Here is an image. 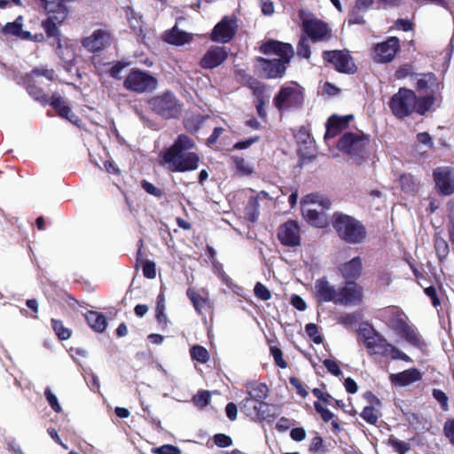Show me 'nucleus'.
<instances>
[{"instance_id":"obj_1","label":"nucleus","mask_w":454,"mask_h":454,"mask_svg":"<svg viewBox=\"0 0 454 454\" xmlns=\"http://www.w3.org/2000/svg\"><path fill=\"white\" fill-rule=\"evenodd\" d=\"M194 141L186 135H179L174 144L160 155V163L172 172H186L198 168L200 157L195 153H185L194 147Z\"/></svg>"},{"instance_id":"obj_2","label":"nucleus","mask_w":454,"mask_h":454,"mask_svg":"<svg viewBox=\"0 0 454 454\" xmlns=\"http://www.w3.org/2000/svg\"><path fill=\"white\" fill-rule=\"evenodd\" d=\"M260 50L265 55L276 57L272 59L263 58L257 59L256 68L261 75L268 79L281 77L286 71V65L293 57L294 51L292 45L279 41L270 40L263 43Z\"/></svg>"},{"instance_id":"obj_3","label":"nucleus","mask_w":454,"mask_h":454,"mask_svg":"<svg viewBox=\"0 0 454 454\" xmlns=\"http://www.w3.org/2000/svg\"><path fill=\"white\" fill-rule=\"evenodd\" d=\"M434 105V97L418 98L413 90L401 88L397 93L391 98L389 106L398 118H404L413 112L424 114Z\"/></svg>"},{"instance_id":"obj_4","label":"nucleus","mask_w":454,"mask_h":454,"mask_svg":"<svg viewBox=\"0 0 454 454\" xmlns=\"http://www.w3.org/2000/svg\"><path fill=\"white\" fill-rule=\"evenodd\" d=\"M381 319L411 345L422 348L424 341L416 329L409 325L406 315L396 307H388L380 312Z\"/></svg>"},{"instance_id":"obj_5","label":"nucleus","mask_w":454,"mask_h":454,"mask_svg":"<svg viewBox=\"0 0 454 454\" xmlns=\"http://www.w3.org/2000/svg\"><path fill=\"white\" fill-rule=\"evenodd\" d=\"M330 207L328 199L318 194L306 195L301 201V213L304 219L311 225L323 228L327 224L325 210Z\"/></svg>"},{"instance_id":"obj_6","label":"nucleus","mask_w":454,"mask_h":454,"mask_svg":"<svg viewBox=\"0 0 454 454\" xmlns=\"http://www.w3.org/2000/svg\"><path fill=\"white\" fill-rule=\"evenodd\" d=\"M333 227L340 238L350 244H358L364 240V226L356 218L338 214L334 215Z\"/></svg>"},{"instance_id":"obj_7","label":"nucleus","mask_w":454,"mask_h":454,"mask_svg":"<svg viewBox=\"0 0 454 454\" xmlns=\"http://www.w3.org/2000/svg\"><path fill=\"white\" fill-rule=\"evenodd\" d=\"M158 80L150 72L132 68L123 80V87L129 91L143 94L156 90Z\"/></svg>"},{"instance_id":"obj_8","label":"nucleus","mask_w":454,"mask_h":454,"mask_svg":"<svg viewBox=\"0 0 454 454\" xmlns=\"http://www.w3.org/2000/svg\"><path fill=\"white\" fill-rule=\"evenodd\" d=\"M302 103L303 90L296 82L283 85L273 98V104L279 111L298 108Z\"/></svg>"},{"instance_id":"obj_9","label":"nucleus","mask_w":454,"mask_h":454,"mask_svg":"<svg viewBox=\"0 0 454 454\" xmlns=\"http://www.w3.org/2000/svg\"><path fill=\"white\" fill-rule=\"evenodd\" d=\"M148 103L153 111L167 119L176 118L181 113L180 105L169 92L153 97Z\"/></svg>"},{"instance_id":"obj_10","label":"nucleus","mask_w":454,"mask_h":454,"mask_svg":"<svg viewBox=\"0 0 454 454\" xmlns=\"http://www.w3.org/2000/svg\"><path fill=\"white\" fill-rule=\"evenodd\" d=\"M369 144V137L360 131L348 132L344 134L338 143L339 150L358 156L362 154Z\"/></svg>"},{"instance_id":"obj_11","label":"nucleus","mask_w":454,"mask_h":454,"mask_svg":"<svg viewBox=\"0 0 454 454\" xmlns=\"http://www.w3.org/2000/svg\"><path fill=\"white\" fill-rule=\"evenodd\" d=\"M112 43L109 31L103 28L94 30L90 35L82 39V45L90 52H98L108 47Z\"/></svg>"},{"instance_id":"obj_12","label":"nucleus","mask_w":454,"mask_h":454,"mask_svg":"<svg viewBox=\"0 0 454 454\" xmlns=\"http://www.w3.org/2000/svg\"><path fill=\"white\" fill-rule=\"evenodd\" d=\"M237 28L236 18L224 17L215 26L211 33V40L222 43H228L235 35Z\"/></svg>"},{"instance_id":"obj_13","label":"nucleus","mask_w":454,"mask_h":454,"mask_svg":"<svg viewBox=\"0 0 454 454\" xmlns=\"http://www.w3.org/2000/svg\"><path fill=\"white\" fill-rule=\"evenodd\" d=\"M411 77L416 90L420 93L427 94L426 97H434L435 103L440 90V82L436 76L432 73H428L413 74Z\"/></svg>"},{"instance_id":"obj_14","label":"nucleus","mask_w":454,"mask_h":454,"mask_svg":"<svg viewBox=\"0 0 454 454\" xmlns=\"http://www.w3.org/2000/svg\"><path fill=\"white\" fill-rule=\"evenodd\" d=\"M300 18L302 21V27L304 32L312 40H321L328 33V28L325 23L313 18L311 14L304 11H301Z\"/></svg>"},{"instance_id":"obj_15","label":"nucleus","mask_w":454,"mask_h":454,"mask_svg":"<svg viewBox=\"0 0 454 454\" xmlns=\"http://www.w3.org/2000/svg\"><path fill=\"white\" fill-rule=\"evenodd\" d=\"M324 59L332 63L339 72L354 73L356 71V65L347 51H325L324 52Z\"/></svg>"},{"instance_id":"obj_16","label":"nucleus","mask_w":454,"mask_h":454,"mask_svg":"<svg viewBox=\"0 0 454 454\" xmlns=\"http://www.w3.org/2000/svg\"><path fill=\"white\" fill-rule=\"evenodd\" d=\"M435 186L440 193L450 195L454 192V170L449 167H440L434 171Z\"/></svg>"},{"instance_id":"obj_17","label":"nucleus","mask_w":454,"mask_h":454,"mask_svg":"<svg viewBox=\"0 0 454 454\" xmlns=\"http://www.w3.org/2000/svg\"><path fill=\"white\" fill-rule=\"evenodd\" d=\"M363 299V288L354 281H347L339 288L338 303L341 305H356Z\"/></svg>"},{"instance_id":"obj_18","label":"nucleus","mask_w":454,"mask_h":454,"mask_svg":"<svg viewBox=\"0 0 454 454\" xmlns=\"http://www.w3.org/2000/svg\"><path fill=\"white\" fill-rule=\"evenodd\" d=\"M242 411L248 417L256 420H264L270 416L269 404L264 401L246 398L240 403Z\"/></svg>"},{"instance_id":"obj_19","label":"nucleus","mask_w":454,"mask_h":454,"mask_svg":"<svg viewBox=\"0 0 454 454\" xmlns=\"http://www.w3.org/2000/svg\"><path fill=\"white\" fill-rule=\"evenodd\" d=\"M398 49L399 40L396 37H391L375 46L373 59L378 63H387L394 59Z\"/></svg>"},{"instance_id":"obj_20","label":"nucleus","mask_w":454,"mask_h":454,"mask_svg":"<svg viewBox=\"0 0 454 454\" xmlns=\"http://www.w3.org/2000/svg\"><path fill=\"white\" fill-rule=\"evenodd\" d=\"M278 237L285 246L295 247L300 245V228L297 223L287 221L282 224L278 229Z\"/></svg>"},{"instance_id":"obj_21","label":"nucleus","mask_w":454,"mask_h":454,"mask_svg":"<svg viewBox=\"0 0 454 454\" xmlns=\"http://www.w3.org/2000/svg\"><path fill=\"white\" fill-rule=\"evenodd\" d=\"M316 297L320 302L338 303L339 288L337 289L325 278H319L315 283Z\"/></svg>"},{"instance_id":"obj_22","label":"nucleus","mask_w":454,"mask_h":454,"mask_svg":"<svg viewBox=\"0 0 454 454\" xmlns=\"http://www.w3.org/2000/svg\"><path fill=\"white\" fill-rule=\"evenodd\" d=\"M228 57L226 48L223 46H212L205 53L200 60L203 68L212 69L220 66Z\"/></svg>"},{"instance_id":"obj_23","label":"nucleus","mask_w":454,"mask_h":454,"mask_svg":"<svg viewBox=\"0 0 454 454\" xmlns=\"http://www.w3.org/2000/svg\"><path fill=\"white\" fill-rule=\"evenodd\" d=\"M23 27V17L19 16L13 22L7 23L3 32L5 35H11L22 40H33L35 42H41L44 39V36L40 35H32L30 32L22 29Z\"/></svg>"},{"instance_id":"obj_24","label":"nucleus","mask_w":454,"mask_h":454,"mask_svg":"<svg viewBox=\"0 0 454 454\" xmlns=\"http://www.w3.org/2000/svg\"><path fill=\"white\" fill-rule=\"evenodd\" d=\"M363 263L360 257L341 263L338 267V270L346 281H354L358 278L362 273Z\"/></svg>"},{"instance_id":"obj_25","label":"nucleus","mask_w":454,"mask_h":454,"mask_svg":"<svg viewBox=\"0 0 454 454\" xmlns=\"http://www.w3.org/2000/svg\"><path fill=\"white\" fill-rule=\"evenodd\" d=\"M63 2L62 0H52L44 4L43 8L48 15V19L54 20L59 24L66 20L69 14V10Z\"/></svg>"},{"instance_id":"obj_26","label":"nucleus","mask_w":454,"mask_h":454,"mask_svg":"<svg viewBox=\"0 0 454 454\" xmlns=\"http://www.w3.org/2000/svg\"><path fill=\"white\" fill-rule=\"evenodd\" d=\"M45 102H49L58 112L59 115L67 119L74 125H79V118L71 112L66 101L58 94H53L51 98L45 96Z\"/></svg>"},{"instance_id":"obj_27","label":"nucleus","mask_w":454,"mask_h":454,"mask_svg":"<svg viewBox=\"0 0 454 454\" xmlns=\"http://www.w3.org/2000/svg\"><path fill=\"white\" fill-rule=\"evenodd\" d=\"M421 373L416 368H411L389 376L390 382L396 387H406L421 380Z\"/></svg>"},{"instance_id":"obj_28","label":"nucleus","mask_w":454,"mask_h":454,"mask_svg":"<svg viewBox=\"0 0 454 454\" xmlns=\"http://www.w3.org/2000/svg\"><path fill=\"white\" fill-rule=\"evenodd\" d=\"M53 45H56V52L63 61L67 64L73 63L76 57V45L72 40L62 38Z\"/></svg>"},{"instance_id":"obj_29","label":"nucleus","mask_w":454,"mask_h":454,"mask_svg":"<svg viewBox=\"0 0 454 454\" xmlns=\"http://www.w3.org/2000/svg\"><path fill=\"white\" fill-rule=\"evenodd\" d=\"M352 118V115H347L344 117L332 116L329 118L326 124V132L325 134V139L328 140L334 137L340 130L344 129L348 121Z\"/></svg>"},{"instance_id":"obj_30","label":"nucleus","mask_w":454,"mask_h":454,"mask_svg":"<svg viewBox=\"0 0 454 454\" xmlns=\"http://www.w3.org/2000/svg\"><path fill=\"white\" fill-rule=\"evenodd\" d=\"M192 35L178 29L174 27L170 31L167 32L164 35V40L174 45H184L192 41Z\"/></svg>"},{"instance_id":"obj_31","label":"nucleus","mask_w":454,"mask_h":454,"mask_svg":"<svg viewBox=\"0 0 454 454\" xmlns=\"http://www.w3.org/2000/svg\"><path fill=\"white\" fill-rule=\"evenodd\" d=\"M86 320L89 325L98 333L105 331L107 325V322L104 315L96 311H89L85 315Z\"/></svg>"},{"instance_id":"obj_32","label":"nucleus","mask_w":454,"mask_h":454,"mask_svg":"<svg viewBox=\"0 0 454 454\" xmlns=\"http://www.w3.org/2000/svg\"><path fill=\"white\" fill-rule=\"evenodd\" d=\"M57 23L58 22H56L54 20L48 18L42 22V27L45 31L46 36L52 39V44L56 43L57 42H60V39L63 38L61 36L60 30L57 26Z\"/></svg>"},{"instance_id":"obj_33","label":"nucleus","mask_w":454,"mask_h":454,"mask_svg":"<svg viewBox=\"0 0 454 454\" xmlns=\"http://www.w3.org/2000/svg\"><path fill=\"white\" fill-rule=\"evenodd\" d=\"M187 296L192 301L193 306L199 314H202L203 311L208 307V301L206 294L202 295L197 293L195 290L190 288L187 290Z\"/></svg>"},{"instance_id":"obj_34","label":"nucleus","mask_w":454,"mask_h":454,"mask_svg":"<svg viewBox=\"0 0 454 454\" xmlns=\"http://www.w3.org/2000/svg\"><path fill=\"white\" fill-rule=\"evenodd\" d=\"M387 340L381 338L377 333L364 342L370 354L381 355Z\"/></svg>"},{"instance_id":"obj_35","label":"nucleus","mask_w":454,"mask_h":454,"mask_svg":"<svg viewBox=\"0 0 454 454\" xmlns=\"http://www.w3.org/2000/svg\"><path fill=\"white\" fill-rule=\"evenodd\" d=\"M247 392L248 395L247 398H251L261 402L264 401V399L267 397L268 387L265 384L256 383L251 386H247Z\"/></svg>"},{"instance_id":"obj_36","label":"nucleus","mask_w":454,"mask_h":454,"mask_svg":"<svg viewBox=\"0 0 454 454\" xmlns=\"http://www.w3.org/2000/svg\"><path fill=\"white\" fill-rule=\"evenodd\" d=\"M381 356H390L394 360H403L410 362L411 358L409 356L402 352L400 349L393 346L392 344L386 342V345L382 350Z\"/></svg>"},{"instance_id":"obj_37","label":"nucleus","mask_w":454,"mask_h":454,"mask_svg":"<svg viewBox=\"0 0 454 454\" xmlns=\"http://www.w3.org/2000/svg\"><path fill=\"white\" fill-rule=\"evenodd\" d=\"M254 94L257 95V102H256V110L257 114L260 117L264 118L267 115V113L265 111V105L268 101V98L265 99L262 96V93L264 91V87L260 85L259 83H256L254 87H253Z\"/></svg>"},{"instance_id":"obj_38","label":"nucleus","mask_w":454,"mask_h":454,"mask_svg":"<svg viewBox=\"0 0 454 454\" xmlns=\"http://www.w3.org/2000/svg\"><path fill=\"white\" fill-rule=\"evenodd\" d=\"M190 354L193 360L200 364H206L209 360L208 351L200 345L192 346L191 348Z\"/></svg>"},{"instance_id":"obj_39","label":"nucleus","mask_w":454,"mask_h":454,"mask_svg":"<svg viewBox=\"0 0 454 454\" xmlns=\"http://www.w3.org/2000/svg\"><path fill=\"white\" fill-rule=\"evenodd\" d=\"M234 165L237 172L241 176H249L254 169L252 163L242 158H235Z\"/></svg>"},{"instance_id":"obj_40","label":"nucleus","mask_w":454,"mask_h":454,"mask_svg":"<svg viewBox=\"0 0 454 454\" xmlns=\"http://www.w3.org/2000/svg\"><path fill=\"white\" fill-rule=\"evenodd\" d=\"M31 79L36 82L40 77H44L47 81H52L55 77L53 69L35 68L30 74Z\"/></svg>"},{"instance_id":"obj_41","label":"nucleus","mask_w":454,"mask_h":454,"mask_svg":"<svg viewBox=\"0 0 454 454\" xmlns=\"http://www.w3.org/2000/svg\"><path fill=\"white\" fill-rule=\"evenodd\" d=\"M125 15L129 20L130 27L134 29L141 28V16H139L132 7L127 6L125 9Z\"/></svg>"},{"instance_id":"obj_42","label":"nucleus","mask_w":454,"mask_h":454,"mask_svg":"<svg viewBox=\"0 0 454 454\" xmlns=\"http://www.w3.org/2000/svg\"><path fill=\"white\" fill-rule=\"evenodd\" d=\"M51 324L54 332L60 340H65L70 338L71 331L65 327L61 321L52 319Z\"/></svg>"},{"instance_id":"obj_43","label":"nucleus","mask_w":454,"mask_h":454,"mask_svg":"<svg viewBox=\"0 0 454 454\" xmlns=\"http://www.w3.org/2000/svg\"><path fill=\"white\" fill-rule=\"evenodd\" d=\"M434 247H435V252H436L437 256L440 259V261L446 258V256L449 254V246H448V243L446 242V240H444L443 239H442L440 237H435Z\"/></svg>"},{"instance_id":"obj_44","label":"nucleus","mask_w":454,"mask_h":454,"mask_svg":"<svg viewBox=\"0 0 454 454\" xmlns=\"http://www.w3.org/2000/svg\"><path fill=\"white\" fill-rule=\"evenodd\" d=\"M379 411L372 405L366 406L361 412V417L370 424H375L379 419Z\"/></svg>"},{"instance_id":"obj_45","label":"nucleus","mask_w":454,"mask_h":454,"mask_svg":"<svg viewBox=\"0 0 454 454\" xmlns=\"http://www.w3.org/2000/svg\"><path fill=\"white\" fill-rule=\"evenodd\" d=\"M307 334L317 344L323 342V337L319 332L317 325L315 324H308L305 327Z\"/></svg>"},{"instance_id":"obj_46","label":"nucleus","mask_w":454,"mask_h":454,"mask_svg":"<svg viewBox=\"0 0 454 454\" xmlns=\"http://www.w3.org/2000/svg\"><path fill=\"white\" fill-rule=\"evenodd\" d=\"M388 442L389 445L395 450V451L398 452L399 454H405L411 449L408 442L399 441L395 438H390Z\"/></svg>"},{"instance_id":"obj_47","label":"nucleus","mask_w":454,"mask_h":454,"mask_svg":"<svg viewBox=\"0 0 454 454\" xmlns=\"http://www.w3.org/2000/svg\"><path fill=\"white\" fill-rule=\"evenodd\" d=\"M400 184L403 190L406 192H413L416 188L414 178L411 175L404 174L400 177Z\"/></svg>"},{"instance_id":"obj_48","label":"nucleus","mask_w":454,"mask_h":454,"mask_svg":"<svg viewBox=\"0 0 454 454\" xmlns=\"http://www.w3.org/2000/svg\"><path fill=\"white\" fill-rule=\"evenodd\" d=\"M376 333L374 329L368 324L361 325L358 330V339L364 342L367 340H370L372 336Z\"/></svg>"},{"instance_id":"obj_49","label":"nucleus","mask_w":454,"mask_h":454,"mask_svg":"<svg viewBox=\"0 0 454 454\" xmlns=\"http://www.w3.org/2000/svg\"><path fill=\"white\" fill-rule=\"evenodd\" d=\"M44 395L53 411H55L56 412H60L62 411L58 397L51 392V388L47 387L45 389Z\"/></svg>"},{"instance_id":"obj_50","label":"nucleus","mask_w":454,"mask_h":454,"mask_svg":"<svg viewBox=\"0 0 454 454\" xmlns=\"http://www.w3.org/2000/svg\"><path fill=\"white\" fill-rule=\"evenodd\" d=\"M152 452L154 454H181L179 448L170 444L153 448Z\"/></svg>"},{"instance_id":"obj_51","label":"nucleus","mask_w":454,"mask_h":454,"mask_svg":"<svg viewBox=\"0 0 454 454\" xmlns=\"http://www.w3.org/2000/svg\"><path fill=\"white\" fill-rule=\"evenodd\" d=\"M255 296L262 301H268L271 298L270 290L262 283H257L254 286Z\"/></svg>"},{"instance_id":"obj_52","label":"nucleus","mask_w":454,"mask_h":454,"mask_svg":"<svg viewBox=\"0 0 454 454\" xmlns=\"http://www.w3.org/2000/svg\"><path fill=\"white\" fill-rule=\"evenodd\" d=\"M297 53L299 56L309 59L310 57V50L309 41L306 38H301L297 47Z\"/></svg>"},{"instance_id":"obj_53","label":"nucleus","mask_w":454,"mask_h":454,"mask_svg":"<svg viewBox=\"0 0 454 454\" xmlns=\"http://www.w3.org/2000/svg\"><path fill=\"white\" fill-rule=\"evenodd\" d=\"M323 364L331 374L337 377L341 375L342 372L339 367L338 363L335 360L325 359L323 361Z\"/></svg>"},{"instance_id":"obj_54","label":"nucleus","mask_w":454,"mask_h":454,"mask_svg":"<svg viewBox=\"0 0 454 454\" xmlns=\"http://www.w3.org/2000/svg\"><path fill=\"white\" fill-rule=\"evenodd\" d=\"M210 399V393L208 391L199 392L194 397L193 402L197 406H206Z\"/></svg>"},{"instance_id":"obj_55","label":"nucleus","mask_w":454,"mask_h":454,"mask_svg":"<svg viewBox=\"0 0 454 454\" xmlns=\"http://www.w3.org/2000/svg\"><path fill=\"white\" fill-rule=\"evenodd\" d=\"M314 407L316 411L321 415V418L324 421L327 422L333 419V413L330 411L328 409L323 407V405L319 402L314 403Z\"/></svg>"},{"instance_id":"obj_56","label":"nucleus","mask_w":454,"mask_h":454,"mask_svg":"<svg viewBox=\"0 0 454 454\" xmlns=\"http://www.w3.org/2000/svg\"><path fill=\"white\" fill-rule=\"evenodd\" d=\"M127 66H128V64H126V63L120 62V61L116 62L109 69V74L114 79H121L122 77L121 72L124 69V67H126Z\"/></svg>"},{"instance_id":"obj_57","label":"nucleus","mask_w":454,"mask_h":454,"mask_svg":"<svg viewBox=\"0 0 454 454\" xmlns=\"http://www.w3.org/2000/svg\"><path fill=\"white\" fill-rule=\"evenodd\" d=\"M143 274L147 278H154L156 277L155 263L151 261L145 262L143 265Z\"/></svg>"},{"instance_id":"obj_58","label":"nucleus","mask_w":454,"mask_h":454,"mask_svg":"<svg viewBox=\"0 0 454 454\" xmlns=\"http://www.w3.org/2000/svg\"><path fill=\"white\" fill-rule=\"evenodd\" d=\"M214 442L218 447L223 448V447L231 446L232 443V441H231V437L225 435V434H217L214 436Z\"/></svg>"},{"instance_id":"obj_59","label":"nucleus","mask_w":454,"mask_h":454,"mask_svg":"<svg viewBox=\"0 0 454 454\" xmlns=\"http://www.w3.org/2000/svg\"><path fill=\"white\" fill-rule=\"evenodd\" d=\"M313 395L317 397L320 401L327 405H333L334 399L328 394L324 393L319 388H314L312 391Z\"/></svg>"},{"instance_id":"obj_60","label":"nucleus","mask_w":454,"mask_h":454,"mask_svg":"<svg viewBox=\"0 0 454 454\" xmlns=\"http://www.w3.org/2000/svg\"><path fill=\"white\" fill-rule=\"evenodd\" d=\"M270 352L272 356L274 357L276 364L281 368H286V363L283 359L282 351L278 348L272 347L270 348Z\"/></svg>"},{"instance_id":"obj_61","label":"nucleus","mask_w":454,"mask_h":454,"mask_svg":"<svg viewBox=\"0 0 454 454\" xmlns=\"http://www.w3.org/2000/svg\"><path fill=\"white\" fill-rule=\"evenodd\" d=\"M418 142L422 145L426 149L433 146V140L430 135L427 132H421L417 135Z\"/></svg>"},{"instance_id":"obj_62","label":"nucleus","mask_w":454,"mask_h":454,"mask_svg":"<svg viewBox=\"0 0 454 454\" xmlns=\"http://www.w3.org/2000/svg\"><path fill=\"white\" fill-rule=\"evenodd\" d=\"M444 434L454 444V419H449L444 424Z\"/></svg>"},{"instance_id":"obj_63","label":"nucleus","mask_w":454,"mask_h":454,"mask_svg":"<svg viewBox=\"0 0 454 454\" xmlns=\"http://www.w3.org/2000/svg\"><path fill=\"white\" fill-rule=\"evenodd\" d=\"M142 188L149 194L153 195L155 197H160L161 192L160 189H158L156 186H154L153 184L144 180L141 183Z\"/></svg>"},{"instance_id":"obj_64","label":"nucleus","mask_w":454,"mask_h":454,"mask_svg":"<svg viewBox=\"0 0 454 454\" xmlns=\"http://www.w3.org/2000/svg\"><path fill=\"white\" fill-rule=\"evenodd\" d=\"M449 210H450V220L451 227L450 229V238L452 243H454V200L449 203Z\"/></svg>"}]
</instances>
